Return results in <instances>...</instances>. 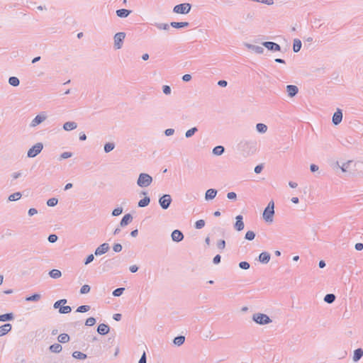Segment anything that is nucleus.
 I'll use <instances>...</instances> for the list:
<instances>
[{"instance_id":"c9c22d12","label":"nucleus","mask_w":363,"mask_h":363,"mask_svg":"<svg viewBox=\"0 0 363 363\" xmlns=\"http://www.w3.org/2000/svg\"><path fill=\"white\" fill-rule=\"evenodd\" d=\"M41 298L40 294H35L30 296L26 297V301H38Z\"/></svg>"},{"instance_id":"13d9d810","label":"nucleus","mask_w":363,"mask_h":363,"mask_svg":"<svg viewBox=\"0 0 363 363\" xmlns=\"http://www.w3.org/2000/svg\"><path fill=\"white\" fill-rule=\"evenodd\" d=\"M57 240V236L55 234L50 235L48 237V241L51 243H54Z\"/></svg>"},{"instance_id":"7c9ffc66","label":"nucleus","mask_w":363,"mask_h":363,"mask_svg":"<svg viewBox=\"0 0 363 363\" xmlns=\"http://www.w3.org/2000/svg\"><path fill=\"white\" fill-rule=\"evenodd\" d=\"M21 196H22V194L21 192H16V193L11 194L9 196L8 199L9 201H16L19 200L21 198Z\"/></svg>"},{"instance_id":"6e6552de","label":"nucleus","mask_w":363,"mask_h":363,"mask_svg":"<svg viewBox=\"0 0 363 363\" xmlns=\"http://www.w3.org/2000/svg\"><path fill=\"white\" fill-rule=\"evenodd\" d=\"M172 201V200L169 194H164L160 198L159 203L163 209H167L169 207Z\"/></svg>"},{"instance_id":"a18cd8bd","label":"nucleus","mask_w":363,"mask_h":363,"mask_svg":"<svg viewBox=\"0 0 363 363\" xmlns=\"http://www.w3.org/2000/svg\"><path fill=\"white\" fill-rule=\"evenodd\" d=\"M67 300L66 299H60L57 301H56L54 305H53V307L55 308H59L61 307L60 306L61 305H65V303H67Z\"/></svg>"},{"instance_id":"c85d7f7f","label":"nucleus","mask_w":363,"mask_h":363,"mask_svg":"<svg viewBox=\"0 0 363 363\" xmlns=\"http://www.w3.org/2000/svg\"><path fill=\"white\" fill-rule=\"evenodd\" d=\"M57 340L61 343H66L69 342V336L67 333H62L58 336Z\"/></svg>"},{"instance_id":"09e8293b","label":"nucleus","mask_w":363,"mask_h":363,"mask_svg":"<svg viewBox=\"0 0 363 363\" xmlns=\"http://www.w3.org/2000/svg\"><path fill=\"white\" fill-rule=\"evenodd\" d=\"M205 225V221L204 220H197L196 223H195V228L196 229H201L202 228H203Z\"/></svg>"},{"instance_id":"58836bf2","label":"nucleus","mask_w":363,"mask_h":363,"mask_svg":"<svg viewBox=\"0 0 363 363\" xmlns=\"http://www.w3.org/2000/svg\"><path fill=\"white\" fill-rule=\"evenodd\" d=\"M115 147V144L113 143H107L104 145V151L108 153L112 151Z\"/></svg>"},{"instance_id":"f3484780","label":"nucleus","mask_w":363,"mask_h":363,"mask_svg":"<svg viewBox=\"0 0 363 363\" xmlns=\"http://www.w3.org/2000/svg\"><path fill=\"white\" fill-rule=\"evenodd\" d=\"M109 327L108 325H107L106 324H104V323H101L100 325H99L98 328H97V332L100 334V335H106L109 332Z\"/></svg>"},{"instance_id":"680f3d73","label":"nucleus","mask_w":363,"mask_h":363,"mask_svg":"<svg viewBox=\"0 0 363 363\" xmlns=\"http://www.w3.org/2000/svg\"><path fill=\"white\" fill-rule=\"evenodd\" d=\"M227 198L230 200H235L237 195L235 192H229L227 194Z\"/></svg>"},{"instance_id":"a19ab883","label":"nucleus","mask_w":363,"mask_h":363,"mask_svg":"<svg viewBox=\"0 0 363 363\" xmlns=\"http://www.w3.org/2000/svg\"><path fill=\"white\" fill-rule=\"evenodd\" d=\"M184 340L185 337L184 336H178L174 339V343L176 345L180 346L184 342Z\"/></svg>"},{"instance_id":"774afa93","label":"nucleus","mask_w":363,"mask_h":363,"mask_svg":"<svg viewBox=\"0 0 363 363\" xmlns=\"http://www.w3.org/2000/svg\"><path fill=\"white\" fill-rule=\"evenodd\" d=\"M220 256L219 255H217L214 257L213 259V262L215 264H218L220 262Z\"/></svg>"},{"instance_id":"dca6fc26","label":"nucleus","mask_w":363,"mask_h":363,"mask_svg":"<svg viewBox=\"0 0 363 363\" xmlns=\"http://www.w3.org/2000/svg\"><path fill=\"white\" fill-rule=\"evenodd\" d=\"M270 260V254L267 252H263L259 255V261L264 264H267Z\"/></svg>"},{"instance_id":"a211bd4d","label":"nucleus","mask_w":363,"mask_h":363,"mask_svg":"<svg viewBox=\"0 0 363 363\" xmlns=\"http://www.w3.org/2000/svg\"><path fill=\"white\" fill-rule=\"evenodd\" d=\"M133 220V216L130 213L125 214L122 220H121L120 225L121 227L126 226L128 225Z\"/></svg>"},{"instance_id":"49530a36","label":"nucleus","mask_w":363,"mask_h":363,"mask_svg":"<svg viewBox=\"0 0 363 363\" xmlns=\"http://www.w3.org/2000/svg\"><path fill=\"white\" fill-rule=\"evenodd\" d=\"M90 286L87 284L83 285L80 289V293L82 294H88L90 291Z\"/></svg>"},{"instance_id":"bb28decb","label":"nucleus","mask_w":363,"mask_h":363,"mask_svg":"<svg viewBox=\"0 0 363 363\" xmlns=\"http://www.w3.org/2000/svg\"><path fill=\"white\" fill-rule=\"evenodd\" d=\"M150 202V199L148 196H145L143 199L140 200L138 202V206L143 208L149 205Z\"/></svg>"},{"instance_id":"aec40b11","label":"nucleus","mask_w":363,"mask_h":363,"mask_svg":"<svg viewBox=\"0 0 363 363\" xmlns=\"http://www.w3.org/2000/svg\"><path fill=\"white\" fill-rule=\"evenodd\" d=\"M11 328L12 326L10 323H6L0 326V336H4L7 334L11 330Z\"/></svg>"},{"instance_id":"4be33fe9","label":"nucleus","mask_w":363,"mask_h":363,"mask_svg":"<svg viewBox=\"0 0 363 363\" xmlns=\"http://www.w3.org/2000/svg\"><path fill=\"white\" fill-rule=\"evenodd\" d=\"M131 13L130 10H128L125 9H121L116 11L117 16L120 18H126Z\"/></svg>"},{"instance_id":"4c0bfd02","label":"nucleus","mask_w":363,"mask_h":363,"mask_svg":"<svg viewBox=\"0 0 363 363\" xmlns=\"http://www.w3.org/2000/svg\"><path fill=\"white\" fill-rule=\"evenodd\" d=\"M197 131L198 129L196 127L191 128L185 133V136L186 138H189L192 137Z\"/></svg>"},{"instance_id":"37998d69","label":"nucleus","mask_w":363,"mask_h":363,"mask_svg":"<svg viewBox=\"0 0 363 363\" xmlns=\"http://www.w3.org/2000/svg\"><path fill=\"white\" fill-rule=\"evenodd\" d=\"M255 238V233L252 230H248L245 236V238L247 240H252Z\"/></svg>"},{"instance_id":"6ab92c4d","label":"nucleus","mask_w":363,"mask_h":363,"mask_svg":"<svg viewBox=\"0 0 363 363\" xmlns=\"http://www.w3.org/2000/svg\"><path fill=\"white\" fill-rule=\"evenodd\" d=\"M77 127V123L74 121H68L64 123L63 129L66 131H69L76 129Z\"/></svg>"},{"instance_id":"338daca9","label":"nucleus","mask_w":363,"mask_h":363,"mask_svg":"<svg viewBox=\"0 0 363 363\" xmlns=\"http://www.w3.org/2000/svg\"><path fill=\"white\" fill-rule=\"evenodd\" d=\"M28 213L30 216H33L35 215L36 213H38V211L34 208H31L28 210Z\"/></svg>"},{"instance_id":"79ce46f5","label":"nucleus","mask_w":363,"mask_h":363,"mask_svg":"<svg viewBox=\"0 0 363 363\" xmlns=\"http://www.w3.org/2000/svg\"><path fill=\"white\" fill-rule=\"evenodd\" d=\"M90 310V306H88V305H83V306H80L79 307L77 308V312L78 313H85L88 311Z\"/></svg>"},{"instance_id":"2eb2a0df","label":"nucleus","mask_w":363,"mask_h":363,"mask_svg":"<svg viewBox=\"0 0 363 363\" xmlns=\"http://www.w3.org/2000/svg\"><path fill=\"white\" fill-rule=\"evenodd\" d=\"M216 195H217V191L216 189H209L206 191L205 199L207 201L212 200L216 196Z\"/></svg>"},{"instance_id":"20e7f679","label":"nucleus","mask_w":363,"mask_h":363,"mask_svg":"<svg viewBox=\"0 0 363 363\" xmlns=\"http://www.w3.org/2000/svg\"><path fill=\"white\" fill-rule=\"evenodd\" d=\"M43 148V144L42 143H37L28 150V157L33 158L36 157L42 151Z\"/></svg>"},{"instance_id":"5fc2aeb1","label":"nucleus","mask_w":363,"mask_h":363,"mask_svg":"<svg viewBox=\"0 0 363 363\" xmlns=\"http://www.w3.org/2000/svg\"><path fill=\"white\" fill-rule=\"evenodd\" d=\"M239 267L242 269H248L250 268V264L247 262H241L239 263Z\"/></svg>"},{"instance_id":"a878e982","label":"nucleus","mask_w":363,"mask_h":363,"mask_svg":"<svg viewBox=\"0 0 363 363\" xmlns=\"http://www.w3.org/2000/svg\"><path fill=\"white\" fill-rule=\"evenodd\" d=\"M72 357L74 358L78 359H85L87 357L86 354H84V353H83L82 352H79V351H74L72 353Z\"/></svg>"},{"instance_id":"603ef678","label":"nucleus","mask_w":363,"mask_h":363,"mask_svg":"<svg viewBox=\"0 0 363 363\" xmlns=\"http://www.w3.org/2000/svg\"><path fill=\"white\" fill-rule=\"evenodd\" d=\"M122 212H123V208L121 207H118L112 211V215L113 216H118L121 215L122 213Z\"/></svg>"},{"instance_id":"1a4fd4ad","label":"nucleus","mask_w":363,"mask_h":363,"mask_svg":"<svg viewBox=\"0 0 363 363\" xmlns=\"http://www.w3.org/2000/svg\"><path fill=\"white\" fill-rule=\"evenodd\" d=\"M109 250V245L108 243H103L101 245H99L95 250V255L96 256H100L106 252H107Z\"/></svg>"},{"instance_id":"4468645a","label":"nucleus","mask_w":363,"mask_h":363,"mask_svg":"<svg viewBox=\"0 0 363 363\" xmlns=\"http://www.w3.org/2000/svg\"><path fill=\"white\" fill-rule=\"evenodd\" d=\"M286 89L289 97H294L298 92V88L295 85H287Z\"/></svg>"},{"instance_id":"4d7b16f0","label":"nucleus","mask_w":363,"mask_h":363,"mask_svg":"<svg viewBox=\"0 0 363 363\" xmlns=\"http://www.w3.org/2000/svg\"><path fill=\"white\" fill-rule=\"evenodd\" d=\"M72 156V153L70 152H64L61 154L60 158L61 159H67L69 157H71Z\"/></svg>"},{"instance_id":"3c124183","label":"nucleus","mask_w":363,"mask_h":363,"mask_svg":"<svg viewBox=\"0 0 363 363\" xmlns=\"http://www.w3.org/2000/svg\"><path fill=\"white\" fill-rule=\"evenodd\" d=\"M124 290V288H118L113 291V295L114 296H120L123 294Z\"/></svg>"},{"instance_id":"f03ea898","label":"nucleus","mask_w":363,"mask_h":363,"mask_svg":"<svg viewBox=\"0 0 363 363\" xmlns=\"http://www.w3.org/2000/svg\"><path fill=\"white\" fill-rule=\"evenodd\" d=\"M252 319L257 324L264 325L269 324L272 322V319L264 313H255L252 315Z\"/></svg>"},{"instance_id":"5701e85b","label":"nucleus","mask_w":363,"mask_h":363,"mask_svg":"<svg viewBox=\"0 0 363 363\" xmlns=\"http://www.w3.org/2000/svg\"><path fill=\"white\" fill-rule=\"evenodd\" d=\"M170 26L174 28H186L189 26L188 22H172Z\"/></svg>"},{"instance_id":"e433bc0d","label":"nucleus","mask_w":363,"mask_h":363,"mask_svg":"<svg viewBox=\"0 0 363 363\" xmlns=\"http://www.w3.org/2000/svg\"><path fill=\"white\" fill-rule=\"evenodd\" d=\"M9 83L13 86H17L19 85L20 84V81L18 79V78L16 77H11L9 79Z\"/></svg>"},{"instance_id":"2f4dec72","label":"nucleus","mask_w":363,"mask_h":363,"mask_svg":"<svg viewBox=\"0 0 363 363\" xmlns=\"http://www.w3.org/2000/svg\"><path fill=\"white\" fill-rule=\"evenodd\" d=\"M256 129L260 133H265L267 131V126L264 123H257Z\"/></svg>"},{"instance_id":"c756f323","label":"nucleus","mask_w":363,"mask_h":363,"mask_svg":"<svg viewBox=\"0 0 363 363\" xmlns=\"http://www.w3.org/2000/svg\"><path fill=\"white\" fill-rule=\"evenodd\" d=\"M49 275L53 279H58L62 276V273L60 270L54 269L50 271Z\"/></svg>"},{"instance_id":"052dcab7","label":"nucleus","mask_w":363,"mask_h":363,"mask_svg":"<svg viewBox=\"0 0 363 363\" xmlns=\"http://www.w3.org/2000/svg\"><path fill=\"white\" fill-rule=\"evenodd\" d=\"M350 162H351V161H347V162L344 163L340 167V169H341L342 172H347V169L348 168Z\"/></svg>"},{"instance_id":"9b49d317","label":"nucleus","mask_w":363,"mask_h":363,"mask_svg":"<svg viewBox=\"0 0 363 363\" xmlns=\"http://www.w3.org/2000/svg\"><path fill=\"white\" fill-rule=\"evenodd\" d=\"M342 120V113L341 109L337 108V111L334 113L333 116V123L335 125H338L341 123Z\"/></svg>"},{"instance_id":"69168bd1","label":"nucleus","mask_w":363,"mask_h":363,"mask_svg":"<svg viewBox=\"0 0 363 363\" xmlns=\"http://www.w3.org/2000/svg\"><path fill=\"white\" fill-rule=\"evenodd\" d=\"M21 175H22V173L21 172H13L11 174V177L13 179H17L18 178L21 177Z\"/></svg>"},{"instance_id":"9d476101","label":"nucleus","mask_w":363,"mask_h":363,"mask_svg":"<svg viewBox=\"0 0 363 363\" xmlns=\"http://www.w3.org/2000/svg\"><path fill=\"white\" fill-rule=\"evenodd\" d=\"M262 45L266 48H267L269 50H272V51H280L281 50L280 45L274 42H271V41L264 42L262 43Z\"/></svg>"},{"instance_id":"412c9836","label":"nucleus","mask_w":363,"mask_h":363,"mask_svg":"<svg viewBox=\"0 0 363 363\" xmlns=\"http://www.w3.org/2000/svg\"><path fill=\"white\" fill-rule=\"evenodd\" d=\"M363 357V350L362 348H358L354 350L353 355V361L354 362H358Z\"/></svg>"},{"instance_id":"72a5a7b5","label":"nucleus","mask_w":363,"mask_h":363,"mask_svg":"<svg viewBox=\"0 0 363 363\" xmlns=\"http://www.w3.org/2000/svg\"><path fill=\"white\" fill-rule=\"evenodd\" d=\"M224 152V147L221 145L215 147L213 149V153L216 155H221Z\"/></svg>"},{"instance_id":"473e14b6","label":"nucleus","mask_w":363,"mask_h":363,"mask_svg":"<svg viewBox=\"0 0 363 363\" xmlns=\"http://www.w3.org/2000/svg\"><path fill=\"white\" fill-rule=\"evenodd\" d=\"M155 26L159 30H167L169 29V25L164 23H155Z\"/></svg>"},{"instance_id":"8fccbe9b","label":"nucleus","mask_w":363,"mask_h":363,"mask_svg":"<svg viewBox=\"0 0 363 363\" xmlns=\"http://www.w3.org/2000/svg\"><path fill=\"white\" fill-rule=\"evenodd\" d=\"M217 247L219 250H223L225 247V241L224 240H220L217 242Z\"/></svg>"},{"instance_id":"f8f14e48","label":"nucleus","mask_w":363,"mask_h":363,"mask_svg":"<svg viewBox=\"0 0 363 363\" xmlns=\"http://www.w3.org/2000/svg\"><path fill=\"white\" fill-rule=\"evenodd\" d=\"M236 222L234 225V228L238 231H241L244 229L245 224L242 221L243 217L241 215H238L235 218Z\"/></svg>"},{"instance_id":"ddd939ff","label":"nucleus","mask_w":363,"mask_h":363,"mask_svg":"<svg viewBox=\"0 0 363 363\" xmlns=\"http://www.w3.org/2000/svg\"><path fill=\"white\" fill-rule=\"evenodd\" d=\"M171 237L174 242H180L184 239L183 233L179 230H174L172 233Z\"/></svg>"},{"instance_id":"e2e57ef3","label":"nucleus","mask_w":363,"mask_h":363,"mask_svg":"<svg viewBox=\"0 0 363 363\" xmlns=\"http://www.w3.org/2000/svg\"><path fill=\"white\" fill-rule=\"evenodd\" d=\"M94 255H92V254L89 255L86 257V260L84 262V264L86 265V264L91 263L94 260Z\"/></svg>"},{"instance_id":"c03bdc74","label":"nucleus","mask_w":363,"mask_h":363,"mask_svg":"<svg viewBox=\"0 0 363 363\" xmlns=\"http://www.w3.org/2000/svg\"><path fill=\"white\" fill-rule=\"evenodd\" d=\"M58 203V200L56 198H51L47 201V205L50 207L55 206Z\"/></svg>"},{"instance_id":"b1692460","label":"nucleus","mask_w":363,"mask_h":363,"mask_svg":"<svg viewBox=\"0 0 363 363\" xmlns=\"http://www.w3.org/2000/svg\"><path fill=\"white\" fill-rule=\"evenodd\" d=\"M62 347L58 343H55L50 347V350L54 353H59L62 351Z\"/></svg>"},{"instance_id":"0eeeda50","label":"nucleus","mask_w":363,"mask_h":363,"mask_svg":"<svg viewBox=\"0 0 363 363\" xmlns=\"http://www.w3.org/2000/svg\"><path fill=\"white\" fill-rule=\"evenodd\" d=\"M125 38V33L124 32H119L115 34L113 37L115 49L119 50L122 48Z\"/></svg>"},{"instance_id":"f704fd0d","label":"nucleus","mask_w":363,"mask_h":363,"mask_svg":"<svg viewBox=\"0 0 363 363\" xmlns=\"http://www.w3.org/2000/svg\"><path fill=\"white\" fill-rule=\"evenodd\" d=\"M335 300V296L333 294H328L325 296L324 301L328 303H332Z\"/></svg>"},{"instance_id":"ea45409f","label":"nucleus","mask_w":363,"mask_h":363,"mask_svg":"<svg viewBox=\"0 0 363 363\" xmlns=\"http://www.w3.org/2000/svg\"><path fill=\"white\" fill-rule=\"evenodd\" d=\"M72 311V308L69 306H62L60 308L59 312L60 313L67 314Z\"/></svg>"},{"instance_id":"864d4df0","label":"nucleus","mask_w":363,"mask_h":363,"mask_svg":"<svg viewBox=\"0 0 363 363\" xmlns=\"http://www.w3.org/2000/svg\"><path fill=\"white\" fill-rule=\"evenodd\" d=\"M252 51L257 54H262L264 52V48L261 46L255 45Z\"/></svg>"},{"instance_id":"423d86ee","label":"nucleus","mask_w":363,"mask_h":363,"mask_svg":"<svg viewBox=\"0 0 363 363\" xmlns=\"http://www.w3.org/2000/svg\"><path fill=\"white\" fill-rule=\"evenodd\" d=\"M48 118V115L45 112L43 111L38 114L30 122L29 126L30 128H35L43 122H44Z\"/></svg>"},{"instance_id":"0e129e2a","label":"nucleus","mask_w":363,"mask_h":363,"mask_svg":"<svg viewBox=\"0 0 363 363\" xmlns=\"http://www.w3.org/2000/svg\"><path fill=\"white\" fill-rule=\"evenodd\" d=\"M174 133V129L173 128H168L164 130V134L167 136H171Z\"/></svg>"},{"instance_id":"f257e3e1","label":"nucleus","mask_w":363,"mask_h":363,"mask_svg":"<svg viewBox=\"0 0 363 363\" xmlns=\"http://www.w3.org/2000/svg\"><path fill=\"white\" fill-rule=\"evenodd\" d=\"M274 202L271 201L269 202L267 206L265 208L263 212V219L267 223H272L274 220Z\"/></svg>"},{"instance_id":"39448f33","label":"nucleus","mask_w":363,"mask_h":363,"mask_svg":"<svg viewBox=\"0 0 363 363\" xmlns=\"http://www.w3.org/2000/svg\"><path fill=\"white\" fill-rule=\"evenodd\" d=\"M191 6L189 3H184L176 5L173 9V12L180 14H187L191 10Z\"/></svg>"},{"instance_id":"6e6d98bb","label":"nucleus","mask_w":363,"mask_h":363,"mask_svg":"<svg viewBox=\"0 0 363 363\" xmlns=\"http://www.w3.org/2000/svg\"><path fill=\"white\" fill-rule=\"evenodd\" d=\"M113 250L115 252H120L122 250V245L119 243L114 244Z\"/></svg>"},{"instance_id":"de8ad7c7","label":"nucleus","mask_w":363,"mask_h":363,"mask_svg":"<svg viewBox=\"0 0 363 363\" xmlns=\"http://www.w3.org/2000/svg\"><path fill=\"white\" fill-rule=\"evenodd\" d=\"M96 323V319L93 317H90L86 320L85 325L86 326H93Z\"/></svg>"},{"instance_id":"cd10ccee","label":"nucleus","mask_w":363,"mask_h":363,"mask_svg":"<svg viewBox=\"0 0 363 363\" xmlns=\"http://www.w3.org/2000/svg\"><path fill=\"white\" fill-rule=\"evenodd\" d=\"M13 318V314L11 313L0 315V321L4 322L7 320H12Z\"/></svg>"},{"instance_id":"7ed1b4c3","label":"nucleus","mask_w":363,"mask_h":363,"mask_svg":"<svg viewBox=\"0 0 363 363\" xmlns=\"http://www.w3.org/2000/svg\"><path fill=\"white\" fill-rule=\"evenodd\" d=\"M152 182V177L146 173H141L139 174L138 179L137 180V184L140 187H147L151 184Z\"/></svg>"},{"instance_id":"393cba45","label":"nucleus","mask_w":363,"mask_h":363,"mask_svg":"<svg viewBox=\"0 0 363 363\" xmlns=\"http://www.w3.org/2000/svg\"><path fill=\"white\" fill-rule=\"evenodd\" d=\"M301 41L299 39H294L293 44V50L294 52H298L301 48Z\"/></svg>"},{"instance_id":"bf43d9fd","label":"nucleus","mask_w":363,"mask_h":363,"mask_svg":"<svg viewBox=\"0 0 363 363\" xmlns=\"http://www.w3.org/2000/svg\"><path fill=\"white\" fill-rule=\"evenodd\" d=\"M162 91H163V93L166 95L171 94V88L167 85L163 86Z\"/></svg>"}]
</instances>
